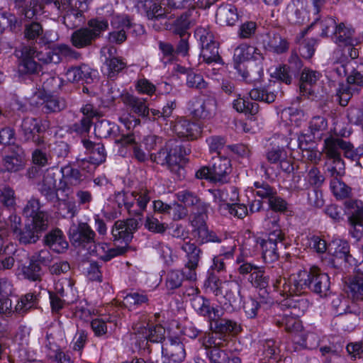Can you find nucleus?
Returning <instances> with one entry per match:
<instances>
[{"label": "nucleus", "mask_w": 363, "mask_h": 363, "mask_svg": "<svg viewBox=\"0 0 363 363\" xmlns=\"http://www.w3.org/2000/svg\"><path fill=\"white\" fill-rule=\"evenodd\" d=\"M279 216L269 212L267 214L262 225L268 235V238L259 239L257 243L259 244L262 250V258L266 263H271L279 259L278 245H282L285 238L280 225Z\"/></svg>", "instance_id": "obj_1"}, {"label": "nucleus", "mask_w": 363, "mask_h": 363, "mask_svg": "<svg viewBox=\"0 0 363 363\" xmlns=\"http://www.w3.org/2000/svg\"><path fill=\"white\" fill-rule=\"evenodd\" d=\"M323 152L328 160H342V152L346 158L359 164V160L363 156V143L354 148L349 141L339 137L330 136L324 140Z\"/></svg>", "instance_id": "obj_2"}, {"label": "nucleus", "mask_w": 363, "mask_h": 363, "mask_svg": "<svg viewBox=\"0 0 363 363\" xmlns=\"http://www.w3.org/2000/svg\"><path fill=\"white\" fill-rule=\"evenodd\" d=\"M299 279L296 284L301 289V294L308 289L320 297H325L330 293V281L328 275L316 267H313L308 272H298Z\"/></svg>", "instance_id": "obj_3"}, {"label": "nucleus", "mask_w": 363, "mask_h": 363, "mask_svg": "<svg viewBox=\"0 0 363 363\" xmlns=\"http://www.w3.org/2000/svg\"><path fill=\"white\" fill-rule=\"evenodd\" d=\"M166 154L165 164L167 168L176 176V179H182L184 177L185 169L182 163L185 160V156L190 152V150L183 147L174 136L168 139L164 147L160 153Z\"/></svg>", "instance_id": "obj_4"}, {"label": "nucleus", "mask_w": 363, "mask_h": 363, "mask_svg": "<svg viewBox=\"0 0 363 363\" xmlns=\"http://www.w3.org/2000/svg\"><path fill=\"white\" fill-rule=\"evenodd\" d=\"M115 199L119 208L123 206L130 216L140 218L150 201V197L148 196L147 190L140 192L136 191H120L116 194Z\"/></svg>", "instance_id": "obj_5"}, {"label": "nucleus", "mask_w": 363, "mask_h": 363, "mask_svg": "<svg viewBox=\"0 0 363 363\" xmlns=\"http://www.w3.org/2000/svg\"><path fill=\"white\" fill-rule=\"evenodd\" d=\"M55 258L50 250L46 248L35 252L29 257V264L23 267V275L32 281H41L44 274L43 268L49 267Z\"/></svg>", "instance_id": "obj_6"}, {"label": "nucleus", "mask_w": 363, "mask_h": 363, "mask_svg": "<svg viewBox=\"0 0 363 363\" xmlns=\"http://www.w3.org/2000/svg\"><path fill=\"white\" fill-rule=\"evenodd\" d=\"M345 206L350 225V233L355 239L354 245L358 250V245L363 244V203L357 200H347Z\"/></svg>", "instance_id": "obj_7"}, {"label": "nucleus", "mask_w": 363, "mask_h": 363, "mask_svg": "<svg viewBox=\"0 0 363 363\" xmlns=\"http://www.w3.org/2000/svg\"><path fill=\"white\" fill-rule=\"evenodd\" d=\"M14 8L16 9L19 18L10 11L0 12V17L6 19L7 23H22L23 18L33 19L42 12L43 9L38 0H13Z\"/></svg>", "instance_id": "obj_8"}, {"label": "nucleus", "mask_w": 363, "mask_h": 363, "mask_svg": "<svg viewBox=\"0 0 363 363\" xmlns=\"http://www.w3.org/2000/svg\"><path fill=\"white\" fill-rule=\"evenodd\" d=\"M209 284L216 296L221 295L231 306H237L241 301V286L235 281H221L212 275L208 279Z\"/></svg>", "instance_id": "obj_9"}, {"label": "nucleus", "mask_w": 363, "mask_h": 363, "mask_svg": "<svg viewBox=\"0 0 363 363\" xmlns=\"http://www.w3.org/2000/svg\"><path fill=\"white\" fill-rule=\"evenodd\" d=\"M195 35L201 45L200 56L207 63L217 62L220 59L218 53V43L214 39V35L208 26H199L195 31Z\"/></svg>", "instance_id": "obj_10"}, {"label": "nucleus", "mask_w": 363, "mask_h": 363, "mask_svg": "<svg viewBox=\"0 0 363 363\" xmlns=\"http://www.w3.org/2000/svg\"><path fill=\"white\" fill-rule=\"evenodd\" d=\"M283 274L284 269L280 266L274 267L270 269V277L274 289L280 295L286 296L287 298L294 294H301V289L296 284L299 279L298 273L291 277L289 280L282 277Z\"/></svg>", "instance_id": "obj_11"}, {"label": "nucleus", "mask_w": 363, "mask_h": 363, "mask_svg": "<svg viewBox=\"0 0 363 363\" xmlns=\"http://www.w3.org/2000/svg\"><path fill=\"white\" fill-rule=\"evenodd\" d=\"M187 109L195 118L211 119L216 115L217 100L213 95L194 97L188 102Z\"/></svg>", "instance_id": "obj_12"}, {"label": "nucleus", "mask_w": 363, "mask_h": 363, "mask_svg": "<svg viewBox=\"0 0 363 363\" xmlns=\"http://www.w3.org/2000/svg\"><path fill=\"white\" fill-rule=\"evenodd\" d=\"M181 249L185 252L186 262L184 267V274L186 279L195 281L196 279V269L202 255V250L195 243L184 239L180 245Z\"/></svg>", "instance_id": "obj_13"}, {"label": "nucleus", "mask_w": 363, "mask_h": 363, "mask_svg": "<svg viewBox=\"0 0 363 363\" xmlns=\"http://www.w3.org/2000/svg\"><path fill=\"white\" fill-rule=\"evenodd\" d=\"M95 135L101 138L111 137L116 138V143L128 145L135 143V137L133 134L122 135L117 138L119 133V126L108 120L98 121L94 125Z\"/></svg>", "instance_id": "obj_14"}, {"label": "nucleus", "mask_w": 363, "mask_h": 363, "mask_svg": "<svg viewBox=\"0 0 363 363\" xmlns=\"http://www.w3.org/2000/svg\"><path fill=\"white\" fill-rule=\"evenodd\" d=\"M181 5V2L177 3L175 0H160V20L164 18H172V16H177V18L172 23H196L200 16L199 10L192 6L181 13H172L170 16H167L166 7L168 9L177 8Z\"/></svg>", "instance_id": "obj_15"}, {"label": "nucleus", "mask_w": 363, "mask_h": 363, "mask_svg": "<svg viewBox=\"0 0 363 363\" xmlns=\"http://www.w3.org/2000/svg\"><path fill=\"white\" fill-rule=\"evenodd\" d=\"M141 219L129 218L126 220H117L111 230L113 241L122 240L123 246L128 247L129 242L132 240L133 233L138 230Z\"/></svg>", "instance_id": "obj_16"}, {"label": "nucleus", "mask_w": 363, "mask_h": 363, "mask_svg": "<svg viewBox=\"0 0 363 363\" xmlns=\"http://www.w3.org/2000/svg\"><path fill=\"white\" fill-rule=\"evenodd\" d=\"M87 28H82L74 31L72 35V45L82 48L89 45L94 40L99 36L101 31L107 28L108 24H88Z\"/></svg>", "instance_id": "obj_17"}, {"label": "nucleus", "mask_w": 363, "mask_h": 363, "mask_svg": "<svg viewBox=\"0 0 363 363\" xmlns=\"http://www.w3.org/2000/svg\"><path fill=\"white\" fill-rule=\"evenodd\" d=\"M43 132L44 129L38 118L26 117L23 119L20 133L25 141H31L35 145H43L45 138L41 135Z\"/></svg>", "instance_id": "obj_18"}, {"label": "nucleus", "mask_w": 363, "mask_h": 363, "mask_svg": "<svg viewBox=\"0 0 363 363\" xmlns=\"http://www.w3.org/2000/svg\"><path fill=\"white\" fill-rule=\"evenodd\" d=\"M84 147L90 154L89 161L82 160L79 166L83 169H88V172L91 171L106 160V153L104 145L101 143H94L89 140H82Z\"/></svg>", "instance_id": "obj_19"}, {"label": "nucleus", "mask_w": 363, "mask_h": 363, "mask_svg": "<svg viewBox=\"0 0 363 363\" xmlns=\"http://www.w3.org/2000/svg\"><path fill=\"white\" fill-rule=\"evenodd\" d=\"M167 128L168 129L164 132L168 136H172V133L179 138L192 140L196 139L200 135L197 125L184 118L178 119L175 122L170 121L169 125Z\"/></svg>", "instance_id": "obj_20"}, {"label": "nucleus", "mask_w": 363, "mask_h": 363, "mask_svg": "<svg viewBox=\"0 0 363 363\" xmlns=\"http://www.w3.org/2000/svg\"><path fill=\"white\" fill-rule=\"evenodd\" d=\"M21 56L19 57L18 70L21 74H35L38 73L41 66L38 63L35 58L38 60L37 55L43 52H37L35 48L29 46H22L21 50Z\"/></svg>", "instance_id": "obj_21"}, {"label": "nucleus", "mask_w": 363, "mask_h": 363, "mask_svg": "<svg viewBox=\"0 0 363 363\" xmlns=\"http://www.w3.org/2000/svg\"><path fill=\"white\" fill-rule=\"evenodd\" d=\"M204 346L211 363H241L240 357L233 354L229 356L221 350L220 347L223 346V342H216L213 337H209L204 343Z\"/></svg>", "instance_id": "obj_22"}, {"label": "nucleus", "mask_w": 363, "mask_h": 363, "mask_svg": "<svg viewBox=\"0 0 363 363\" xmlns=\"http://www.w3.org/2000/svg\"><path fill=\"white\" fill-rule=\"evenodd\" d=\"M162 354L174 363L182 362L186 357L184 346L178 338L160 337Z\"/></svg>", "instance_id": "obj_23"}, {"label": "nucleus", "mask_w": 363, "mask_h": 363, "mask_svg": "<svg viewBox=\"0 0 363 363\" xmlns=\"http://www.w3.org/2000/svg\"><path fill=\"white\" fill-rule=\"evenodd\" d=\"M354 30L351 24H330L322 28V36H333L336 43L342 44L357 39L354 38Z\"/></svg>", "instance_id": "obj_24"}, {"label": "nucleus", "mask_w": 363, "mask_h": 363, "mask_svg": "<svg viewBox=\"0 0 363 363\" xmlns=\"http://www.w3.org/2000/svg\"><path fill=\"white\" fill-rule=\"evenodd\" d=\"M303 67V63L296 52H292L289 64L277 69V78L286 84H290L294 78L297 77Z\"/></svg>", "instance_id": "obj_25"}, {"label": "nucleus", "mask_w": 363, "mask_h": 363, "mask_svg": "<svg viewBox=\"0 0 363 363\" xmlns=\"http://www.w3.org/2000/svg\"><path fill=\"white\" fill-rule=\"evenodd\" d=\"M56 176L57 174L53 168L47 169L39 184V191L48 201H55L58 199L57 191L60 190V186H57Z\"/></svg>", "instance_id": "obj_26"}, {"label": "nucleus", "mask_w": 363, "mask_h": 363, "mask_svg": "<svg viewBox=\"0 0 363 363\" xmlns=\"http://www.w3.org/2000/svg\"><path fill=\"white\" fill-rule=\"evenodd\" d=\"M70 240L77 246H85L94 242L95 233L86 223H79L70 226L69 233Z\"/></svg>", "instance_id": "obj_27"}, {"label": "nucleus", "mask_w": 363, "mask_h": 363, "mask_svg": "<svg viewBox=\"0 0 363 363\" xmlns=\"http://www.w3.org/2000/svg\"><path fill=\"white\" fill-rule=\"evenodd\" d=\"M62 177L60 179V190L67 192L73 187L78 186L84 181L85 177L80 171L68 164L61 167Z\"/></svg>", "instance_id": "obj_28"}, {"label": "nucleus", "mask_w": 363, "mask_h": 363, "mask_svg": "<svg viewBox=\"0 0 363 363\" xmlns=\"http://www.w3.org/2000/svg\"><path fill=\"white\" fill-rule=\"evenodd\" d=\"M38 61L43 63H59L62 57L77 58V53L67 45H60L52 50H48L45 53H40L37 55Z\"/></svg>", "instance_id": "obj_29"}, {"label": "nucleus", "mask_w": 363, "mask_h": 363, "mask_svg": "<svg viewBox=\"0 0 363 363\" xmlns=\"http://www.w3.org/2000/svg\"><path fill=\"white\" fill-rule=\"evenodd\" d=\"M33 97L40 100L36 102V105L40 106L42 111L46 113L59 112L67 106V103L63 98L54 96L43 91L35 93Z\"/></svg>", "instance_id": "obj_30"}, {"label": "nucleus", "mask_w": 363, "mask_h": 363, "mask_svg": "<svg viewBox=\"0 0 363 363\" xmlns=\"http://www.w3.org/2000/svg\"><path fill=\"white\" fill-rule=\"evenodd\" d=\"M210 167L212 180L223 182L226 176L230 172V161L227 157L212 156Z\"/></svg>", "instance_id": "obj_31"}, {"label": "nucleus", "mask_w": 363, "mask_h": 363, "mask_svg": "<svg viewBox=\"0 0 363 363\" xmlns=\"http://www.w3.org/2000/svg\"><path fill=\"white\" fill-rule=\"evenodd\" d=\"M59 9L65 11L63 23H65L66 18L73 16L74 20L83 16V13L88 8L87 0H62L56 6Z\"/></svg>", "instance_id": "obj_32"}, {"label": "nucleus", "mask_w": 363, "mask_h": 363, "mask_svg": "<svg viewBox=\"0 0 363 363\" xmlns=\"http://www.w3.org/2000/svg\"><path fill=\"white\" fill-rule=\"evenodd\" d=\"M191 304L194 310L201 315L207 317L210 320H215V319L221 316V310L218 307H214L211 305L208 299L203 296L194 298Z\"/></svg>", "instance_id": "obj_33"}, {"label": "nucleus", "mask_w": 363, "mask_h": 363, "mask_svg": "<svg viewBox=\"0 0 363 363\" xmlns=\"http://www.w3.org/2000/svg\"><path fill=\"white\" fill-rule=\"evenodd\" d=\"M129 249L127 246H116L111 243H99L96 246V252L99 258L108 262L113 258L125 255Z\"/></svg>", "instance_id": "obj_34"}, {"label": "nucleus", "mask_w": 363, "mask_h": 363, "mask_svg": "<svg viewBox=\"0 0 363 363\" xmlns=\"http://www.w3.org/2000/svg\"><path fill=\"white\" fill-rule=\"evenodd\" d=\"M338 45L334 51L333 55L337 62H343L350 59L354 60L359 57V50L356 46L359 44L358 40Z\"/></svg>", "instance_id": "obj_35"}, {"label": "nucleus", "mask_w": 363, "mask_h": 363, "mask_svg": "<svg viewBox=\"0 0 363 363\" xmlns=\"http://www.w3.org/2000/svg\"><path fill=\"white\" fill-rule=\"evenodd\" d=\"M122 101L130 111L139 116L149 115V108L144 99L126 94L122 96Z\"/></svg>", "instance_id": "obj_36"}, {"label": "nucleus", "mask_w": 363, "mask_h": 363, "mask_svg": "<svg viewBox=\"0 0 363 363\" xmlns=\"http://www.w3.org/2000/svg\"><path fill=\"white\" fill-rule=\"evenodd\" d=\"M45 245L51 250L62 253L68 247V242L66 241L62 230L55 229L48 233L44 238Z\"/></svg>", "instance_id": "obj_37"}, {"label": "nucleus", "mask_w": 363, "mask_h": 363, "mask_svg": "<svg viewBox=\"0 0 363 363\" xmlns=\"http://www.w3.org/2000/svg\"><path fill=\"white\" fill-rule=\"evenodd\" d=\"M284 306L289 308L288 313L300 317L308 310L309 303L306 298L294 294L284 300Z\"/></svg>", "instance_id": "obj_38"}, {"label": "nucleus", "mask_w": 363, "mask_h": 363, "mask_svg": "<svg viewBox=\"0 0 363 363\" xmlns=\"http://www.w3.org/2000/svg\"><path fill=\"white\" fill-rule=\"evenodd\" d=\"M252 63L249 65H245L242 63H235V69L237 70L238 74L242 77V79L247 83H252L259 81L263 74V70L261 67H257L256 70L253 71L252 69Z\"/></svg>", "instance_id": "obj_39"}, {"label": "nucleus", "mask_w": 363, "mask_h": 363, "mask_svg": "<svg viewBox=\"0 0 363 363\" xmlns=\"http://www.w3.org/2000/svg\"><path fill=\"white\" fill-rule=\"evenodd\" d=\"M320 72L309 69H303L301 75L300 91L303 96L311 94V86L320 79Z\"/></svg>", "instance_id": "obj_40"}, {"label": "nucleus", "mask_w": 363, "mask_h": 363, "mask_svg": "<svg viewBox=\"0 0 363 363\" xmlns=\"http://www.w3.org/2000/svg\"><path fill=\"white\" fill-rule=\"evenodd\" d=\"M211 329L216 334H225L230 333H238L240 330V325L233 320L228 319H220L210 320Z\"/></svg>", "instance_id": "obj_41"}, {"label": "nucleus", "mask_w": 363, "mask_h": 363, "mask_svg": "<svg viewBox=\"0 0 363 363\" xmlns=\"http://www.w3.org/2000/svg\"><path fill=\"white\" fill-rule=\"evenodd\" d=\"M233 244L228 247L222 246L220 254L215 256L213 259V265L211 268L217 272H224L225 270V264L224 260L233 258L235 250V241Z\"/></svg>", "instance_id": "obj_42"}, {"label": "nucleus", "mask_w": 363, "mask_h": 363, "mask_svg": "<svg viewBox=\"0 0 363 363\" xmlns=\"http://www.w3.org/2000/svg\"><path fill=\"white\" fill-rule=\"evenodd\" d=\"M258 50L247 44H241L238 46L234 51L233 59L235 63H241L245 60L254 59L257 60L260 56V53L257 52Z\"/></svg>", "instance_id": "obj_43"}, {"label": "nucleus", "mask_w": 363, "mask_h": 363, "mask_svg": "<svg viewBox=\"0 0 363 363\" xmlns=\"http://www.w3.org/2000/svg\"><path fill=\"white\" fill-rule=\"evenodd\" d=\"M179 202L184 204L185 207H194L199 208L203 204H206L202 201L195 192L188 189H183L178 191L176 194Z\"/></svg>", "instance_id": "obj_44"}, {"label": "nucleus", "mask_w": 363, "mask_h": 363, "mask_svg": "<svg viewBox=\"0 0 363 363\" xmlns=\"http://www.w3.org/2000/svg\"><path fill=\"white\" fill-rule=\"evenodd\" d=\"M295 315H290L288 312H285L281 319L276 320L275 323L279 326H284L285 330L289 333H296L301 332L302 330V324L301 320Z\"/></svg>", "instance_id": "obj_45"}, {"label": "nucleus", "mask_w": 363, "mask_h": 363, "mask_svg": "<svg viewBox=\"0 0 363 363\" xmlns=\"http://www.w3.org/2000/svg\"><path fill=\"white\" fill-rule=\"evenodd\" d=\"M269 275L266 274L263 267H257L249 276L248 281L256 288L265 289L269 283Z\"/></svg>", "instance_id": "obj_46"}, {"label": "nucleus", "mask_w": 363, "mask_h": 363, "mask_svg": "<svg viewBox=\"0 0 363 363\" xmlns=\"http://www.w3.org/2000/svg\"><path fill=\"white\" fill-rule=\"evenodd\" d=\"M347 293L353 301H363V277L354 276L349 283Z\"/></svg>", "instance_id": "obj_47"}, {"label": "nucleus", "mask_w": 363, "mask_h": 363, "mask_svg": "<svg viewBox=\"0 0 363 363\" xmlns=\"http://www.w3.org/2000/svg\"><path fill=\"white\" fill-rule=\"evenodd\" d=\"M330 189L337 199L349 198L352 194V189L340 179H332Z\"/></svg>", "instance_id": "obj_48"}, {"label": "nucleus", "mask_w": 363, "mask_h": 363, "mask_svg": "<svg viewBox=\"0 0 363 363\" xmlns=\"http://www.w3.org/2000/svg\"><path fill=\"white\" fill-rule=\"evenodd\" d=\"M16 234L19 242L25 245L35 243L40 237V234L30 224L26 225Z\"/></svg>", "instance_id": "obj_49"}, {"label": "nucleus", "mask_w": 363, "mask_h": 363, "mask_svg": "<svg viewBox=\"0 0 363 363\" xmlns=\"http://www.w3.org/2000/svg\"><path fill=\"white\" fill-rule=\"evenodd\" d=\"M37 304V297L34 294L28 293L21 296L15 306V311L24 314Z\"/></svg>", "instance_id": "obj_50"}, {"label": "nucleus", "mask_w": 363, "mask_h": 363, "mask_svg": "<svg viewBox=\"0 0 363 363\" xmlns=\"http://www.w3.org/2000/svg\"><path fill=\"white\" fill-rule=\"evenodd\" d=\"M208 204H203L200 208H196V211L193 212L190 216L189 220L193 230L206 225V220L207 219V211Z\"/></svg>", "instance_id": "obj_51"}, {"label": "nucleus", "mask_w": 363, "mask_h": 363, "mask_svg": "<svg viewBox=\"0 0 363 363\" xmlns=\"http://www.w3.org/2000/svg\"><path fill=\"white\" fill-rule=\"evenodd\" d=\"M43 81V93H56L61 89L63 84V80L60 77L50 74H44Z\"/></svg>", "instance_id": "obj_52"}, {"label": "nucleus", "mask_w": 363, "mask_h": 363, "mask_svg": "<svg viewBox=\"0 0 363 363\" xmlns=\"http://www.w3.org/2000/svg\"><path fill=\"white\" fill-rule=\"evenodd\" d=\"M36 148L32 152V162L34 164L45 167L50 164L51 160L50 155L47 154V143L44 140V144L42 145H35Z\"/></svg>", "instance_id": "obj_53"}, {"label": "nucleus", "mask_w": 363, "mask_h": 363, "mask_svg": "<svg viewBox=\"0 0 363 363\" xmlns=\"http://www.w3.org/2000/svg\"><path fill=\"white\" fill-rule=\"evenodd\" d=\"M253 192L257 196L267 201L277 194L276 189L265 182H255Z\"/></svg>", "instance_id": "obj_54"}, {"label": "nucleus", "mask_w": 363, "mask_h": 363, "mask_svg": "<svg viewBox=\"0 0 363 363\" xmlns=\"http://www.w3.org/2000/svg\"><path fill=\"white\" fill-rule=\"evenodd\" d=\"M249 95L252 100L263 101L267 104L274 102L276 99L274 91L265 87L254 88L250 91Z\"/></svg>", "instance_id": "obj_55"}, {"label": "nucleus", "mask_w": 363, "mask_h": 363, "mask_svg": "<svg viewBox=\"0 0 363 363\" xmlns=\"http://www.w3.org/2000/svg\"><path fill=\"white\" fill-rule=\"evenodd\" d=\"M106 67V74L109 79H113L121 70L126 67V63L118 57L107 58L104 63Z\"/></svg>", "instance_id": "obj_56"}, {"label": "nucleus", "mask_w": 363, "mask_h": 363, "mask_svg": "<svg viewBox=\"0 0 363 363\" xmlns=\"http://www.w3.org/2000/svg\"><path fill=\"white\" fill-rule=\"evenodd\" d=\"M233 105L237 111L251 115H255L259 111V105L256 102H251L242 98L235 99Z\"/></svg>", "instance_id": "obj_57"}, {"label": "nucleus", "mask_w": 363, "mask_h": 363, "mask_svg": "<svg viewBox=\"0 0 363 363\" xmlns=\"http://www.w3.org/2000/svg\"><path fill=\"white\" fill-rule=\"evenodd\" d=\"M333 245H335V250L333 255L335 257L342 259L345 262L352 264V255L350 254V245L347 241L339 240L334 242Z\"/></svg>", "instance_id": "obj_58"}, {"label": "nucleus", "mask_w": 363, "mask_h": 363, "mask_svg": "<svg viewBox=\"0 0 363 363\" xmlns=\"http://www.w3.org/2000/svg\"><path fill=\"white\" fill-rule=\"evenodd\" d=\"M165 212L169 213H172L174 220H180L188 214L186 207L182 204L175 203L171 206L160 201V213Z\"/></svg>", "instance_id": "obj_59"}, {"label": "nucleus", "mask_w": 363, "mask_h": 363, "mask_svg": "<svg viewBox=\"0 0 363 363\" xmlns=\"http://www.w3.org/2000/svg\"><path fill=\"white\" fill-rule=\"evenodd\" d=\"M24 162L19 154L7 155L4 158V167L8 172H16L23 169Z\"/></svg>", "instance_id": "obj_60"}, {"label": "nucleus", "mask_w": 363, "mask_h": 363, "mask_svg": "<svg viewBox=\"0 0 363 363\" xmlns=\"http://www.w3.org/2000/svg\"><path fill=\"white\" fill-rule=\"evenodd\" d=\"M212 156H220L222 151L225 150V139L223 137L214 135L206 139Z\"/></svg>", "instance_id": "obj_61"}, {"label": "nucleus", "mask_w": 363, "mask_h": 363, "mask_svg": "<svg viewBox=\"0 0 363 363\" xmlns=\"http://www.w3.org/2000/svg\"><path fill=\"white\" fill-rule=\"evenodd\" d=\"M141 9L149 20L159 19V0H144Z\"/></svg>", "instance_id": "obj_62"}, {"label": "nucleus", "mask_w": 363, "mask_h": 363, "mask_svg": "<svg viewBox=\"0 0 363 363\" xmlns=\"http://www.w3.org/2000/svg\"><path fill=\"white\" fill-rule=\"evenodd\" d=\"M184 274V270L182 272L176 270L169 272L166 277L165 286L167 289L168 290H174L180 287L184 278L186 279Z\"/></svg>", "instance_id": "obj_63"}, {"label": "nucleus", "mask_w": 363, "mask_h": 363, "mask_svg": "<svg viewBox=\"0 0 363 363\" xmlns=\"http://www.w3.org/2000/svg\"><path fill=\"white\" fill-rule=\"evenodd\" d=\"M186 84L189 88L202 90L207 87L208 84L203 77L190 70L187 72Z\"/></svg>", "instance_id": "obj_64"}]
</instances>
